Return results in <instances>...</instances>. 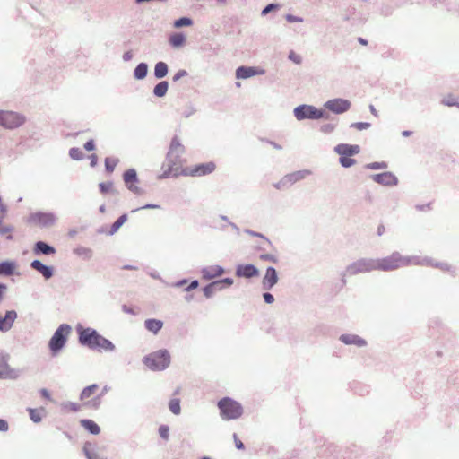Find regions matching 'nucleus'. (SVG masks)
Listing matches in <instances>:
<instances>
[{
  "mask_svg": "<svg viewBox=\"0 0 459 459\" xmlns=\"http://www.w3.org/2000/svg\"><path fill=\"white\" fill-rule=\"evenodd\" d=\"M70 333L71 327L65 324L61 325L56 329L48 343L49 349L54 354H56L65 346Z\"/></svg>",
  "mask_w": 459,
  "mask_h": 459,
  "instance_id": "obj_5",
  "label": "nucleus"
},
{
  "mask_svg": "<svg viewBox=\"0 0 459 459\" xmlns=\"http://www.w3.org/2000/svg\"><path fill=\"white\" fill-rule=\"evenodd\" d=\"M308 171H296L291 174H289L286 176V180L288 182H297L302 178H305L306 175H307Z\"/></svg>",
  "mask_w": 459,
  "mask_h": 459,
  "instance_id": "obj_32",
  "label": "nucleus"
},
{
  "mask_svg": "<svg viewBox=\"0 0 459 459\" xmlns=\"http://www.w3.org/2000/svg\"><path fill=\"white\" fill-rule=\"evenodd\" d=\"M186 37L183 32H174V48L185 45Z\"/></svg>",
  "mask_w": 459,
  "mask_h": 459,
  "instance_id": "obj_34",
  "label": "nucleus"
},
{
  "mask_svg": "<svg viewBox=\"0 0 459 459\" xmlns=\"http://www.w3.org/2000/svg\"><path fill=\"white\" fill-rule=\"evenodd\" d=\"M84 148L86 151L88 152H91V151H93L95 149V144H94V142L93 140H90L88 141L85 144H84Z\"/></svg>",
  "mask_w": 459,
  "mask_h": 459,
  "instance_id": "obj_54",
  "label": "nucleus"
},
{
  "mask_svg": "<svg viewBox=\"0 0 459 459\" xmlns=\"http://www.w3.org/2000/svg\"><path fill=\"white\" fill-rule=\"evenodd\" d=\"M224 273L222 267L219 265H211L202 270V276L205 280H212L218 276H221Z\"/></svg>",
  "mask_w": 459,
  "mask_h": 459,
  "instance_id": "obj_19",
  "label": "nucleus"
},
{
  "mask_svg": "<svg viewBox=\"0 0 459 459\" xmlns=\"http://www.w3.org/2000/svg\"><path fill=\"white\" fill-rule=\"evenodd\" d=\"M82 404L76 403H67L64 405L66 411H78L82 409Z\"/></svg>",
  "mask_w": 459,
  "mask_h": 459,
  "instance_id": "obj_41",
  "label": "nucleus"
},
{
  "mask_svg": "<svg viewBox=\"0 0 459 459\" xmlns=\"http://www.w3.org/2000/svg\"><path fill=\"white\" fill-rule=\"evenodd\" d=\"M34 251L35 253H42L45 255H52L55 254L56 252L53 247H50L42 241H39L36 243Z\"/></svg>",
  "mask_w": 459,
  "mask_h": 459,
  "instance_id": "obj_24",
  "label": "nucleus"
},
{
  "mask_svg": "<svg viewBox=\"0 0 459 459\" xmlns=\"http://www.w3.org/2000/svg\"><path fill=\"white\" fill-rule=\"evenodd\" d=\"M127 215H121L111 226L110 233L114 234L118 230V229L126 221Z\"/></svg>",
  "mask_w": 459,
  "mask_h": 459,
  "instance_id": "obj_35",
  "label": "nucleus"
},
{
  "mask_svg": "<svg viewBox=\"0 0 459 459\" xmlns=\"http://www.w3.org/2000/svg\"><path fill=\"white\" fill-rule=\"evenodd\" d=\"M103 391H100V386L96 384L91 385L85 387L81 394L80 400L83 403V406H87L93 409H98L100 404L101 396Z\"/></svg>",
  "mask_w": 459,
  "mask_h": 459,
  "instance_id": "obj_4",
  "label": "nucleus"
},
{
  "mask_svg": "<svg viewBox=\"0 0 459 459\" xmlns=\"http://www.w3.org/2000/svg\"><path fill=\"white\" fill-rule=\"evenodd\" d=\"M218 407L224 420H235L242 415V406L236 401L225 397L219 401Z\"/></svg>",
  "mask_w": 459,
  "mask_h": 459,
  "instance_id": "obj_2",
  "label": "nucleus"
},
{
  "mask_svg": "<svg viewBox=\"0 0 459 459\" xmlns=\"http://www.w3.org/2000/svg\"><path fill=\"white\" fill-rule=\"evenodd\" d=\"M372 179L384 186H395L398 181L397 178L391 172L375 174L372 176Z\"/></svg>",
  "mask_w": 459,
  "mask_h": 459,
  "instance_id": "obj_12",
  "label": "nucleus"
},
{
  "mask_svg": "<svg viewBox=\"0 0 459 459\" xmlns=\"http://www.w3.org/2000/svg\"><path fill=\"white\" fill-rule=\"evenodd\" d=\"M17 264L14 261H4L0 263V275L11 276L18 273Z\"/></svg>",
  "mask_w": 459,
  "mask_h": 459,
  "instance_id": "obj_20",
  "label": "nucleus"
},
{
  "mask_svg": "<svg viewBox=\"0 0 459 459\" xmlns=\"http://www.w3.org/2000/svg\"><path fill=\"white\" fill-rule=\"evenodd\" d=\"M219 282H221V287H219L220 290H221L223 288V285H226V286H230L233 284V280L231 278H225L221 281H218Z\"/></svg>",
  "mask_w": 459,
  "mask_h": 459,
  "instance_id": "obj_50",
  "label": "nucleus"
},
{
  "mask_svg": "<svg viewBox=\"0 0 459 459\" xmlns=\"http://www.w3.org/2000/svg\"><path fill=\"white\" fill-rule=\"evenodd\" d=\"M13 370L9 368L4 356L0 358V377H11Z\"/></svg>",
  "mask_w": 459,
  "mask_h": 459,
  "instance_id": "obj_25",
  "label": "nucleus"
},
{
  "mask_svg": "<svg viewBox=\"0 0 459 459\" xmlns=\"http://www.w3.org/2000/svg\"><path fill=\"white\" fill-rule=\"evenodd\" d=\"M358 41H359V44H361V45H363V46L368 45V40H367V39H363V38H360V37H359V38L358 39Z\"/></svg>",
  "mask_w": 459,
  "mask_h": 459,
  "instance_id": "obj_62",
  "label": "nucleus"
},
{
  "mask_svg": "<svg viewBox=\"0 0 459 459\" xmlns=\"http://www.w3.org/2000/svg\"><path fill=\"white\" fill-rule=\"evenodd\" d=\"M219 287H221V282H219V281H213L211 284L204 287V293L205 297L210 298L214 291L220 290Z\"/></svg>",
  "mask_w": 459,
  "mask_h": 459,
  "instance_id": "obj_33",
  "label": "nucleus"
},
{
  "mask_svg": "<svg viewBox=\"0 0 459 459\" xmlns=\"http://www.w3.org/2000/svg\"><path fill=\"white\" fill-rule=\"evenodd\" d=\"M334 151L340 155V156H347L351 157L353 155L358 154L360 152V148L359 145H351V144H345L341 143L338 144Z\"/></svg>",
  "mask_w": 459,
  "mask_h": 459,
  "instance_id": "obj_17",
  "label": "nucleus"
},
{
  "mask_svg": "<svg viewBox=\"0 0 459 459\" xmlns=\"http://www.w3.org/2000/svg\"><path fill=\"white\" fill-rule=\"evenodd\" d=\"M216 169V165L214 162H207V163H202L195 165L193 168H186L182 171L178 172V169H174V175H186V176H192V177H201L205 176L208 174H211Z\"/></svg>",
  "mask_w": 459,
  "mask_h": 459,
  "instance_id": "obj_7",
  "label": "nucleus"
},
{
  "mask_svg": "<svg viewBox=\"0 0 459 459\" xmlns=\"http://www.w3.org/2000/svg\"><path fill=\"white\" fill-rule=\"evenodd\" d=\"M280 7H281V5L279 4L271 3L264 7V9L261 12V15L265 16L268 13H270L271 12L278 10Z\"/></svg>",
  "mask_w": 459,
  "mask_h": 459,
  "instance_id": "obj_36",
  "label": "nucleus"
},
{
  "mask_svg": "<svg viewBox=\"0 0 459 459\" xmlns=\"http://www.w3.org/2000/svg\"><path fill=\"white\" fill-rule=\"evenodd\" d=\"M168 73V65L163 62H159L155 65L154 74L157 78L164 77Z\"/></svg>",
  "mask_w": 459,
  "mask_h": 459,
  "instance_id": "obj_29",
  "label": "nucleus"
},
{
  "mask_svg": "<svg viewBox=\"0 0 459 459\" xmlns=\"http://www.w3.org/2000/svg\"><path fill=\"white\" fill-rule=\"evenodd\" d=\"M441 103L445 106L452 107V106H459V103L456 101L454 96L449 95L442 99Z\"/></svg>",
  "mask_w": 459,
  "mask_h": 459,
  "instance_id": "obj_39",
  "label": "nucleus"
},
{
  "mask_svg": "<svg viewBox=\"0 0 459 459\" xmlns=\"http://www.w3.org/2000/svg\"><path fill=\"white\" fill-rule=\"evenodd\" d=\"M31 267L39 272L46 279H49L52 277L53 275V271H52V268L51 267H48L45 264H43L39 260H34L32 263H31Z\"/></svg>",
  "mask_w": 459,
  "mask_h": 459,
  "instance_id": "obj_21",
  "label": "nucleus"
},
{
  "mask_svg": "<svg viewBox=\"0 0 459 459\" xmlns=\"http://www.w3.org/2000/svg\"><path fill=\"white\" fill-rule=\"evenodd\" d=\"M123 178L126 187L135 195H143V189L139 186V180L135 169H130L125 171Z\"/></svg>",
  "mask_w": 459,
  "mask_h": 459,
  "instance_id": "obj_9",
  "label": "nucleus"
},
{
  "mask_svg": "<svg viewBox=\"0 0 459 459\" xmlns=\"http://www.w3.org/2000/svg\"><path fill=\"white\" fill-rule=\"evenodd\" d=\"M32 218L36 222L43 225L53 222V217L48 214L39 213L35 214Z\"/></svg>",
  "mask_w": 459,
  "mask_h": 459,
  "instance_id": "obj_31",
  "label": "nucleus"
},
{
  "mask_svg": "<svg viewBox=\"0 0 459 459\" xmlns=\"http://www.w3.org/2000/svg\"><path fill=\"white\" fill-rule=\"evenodd\" d=\"M356 160L352 159L351 157L347 156H340V163L344 168H349L354 165Z\"/></svg>",
  "mask_w": 459,
  "mask_h": 459,
  "instance_id": "obj_38",
  "label": "nucleus"
},
{
  "mask_svg": "<svg viewBox=\"0 0 459 459\" xmlns=\"http://www.w3.org/2000/svg\"><path fill=\"white\" fill-rule=\"evenodd\" d=\"M80 425L92 435H98L100 432V428L99 425L91 420H81Z\"/></svg>",
  "mask_w": 459,
  "mask_h": 459,
  "instance_id": "obj_22",
  "label": "nucleus"
},
{
  "mask_svg": "<svg viewBox=\"0 0 459 459\" xmlns=\"http://www.w3.org/2000/svg\"><path fill=\"white\" fill-rule=\"evenodd\" d=\"M23 117H0V126L13 129L23 124Z\"/></svg>",
  "mask_w": 459,
  "mask_h": 459,
  "instance_id": "obj_18",
  "label": "nucleus"
},
{
  "mask_svg": "<svg viewBox=\"0 0 459 459\" xmlns=\"http://www.w3.org/2000/svg\"><path fill=\"white\" fill-rule=\"evenodd\" d=\"M376 268V263L372 262H367V261H359L357 263H354L351 266L347 268V272L350 274H355L358 273H365L369 272L371 270H375Z\"/></svg>",
  "mask_w": 459,
  "mask_h": 459,
  "instance_id": "obj_11",
  "label": "nucleus"
},
{
  "mask_svg": "<svg viewBox=\"0 0 459 459\" xmlns=\"http://www.w3.org/2000/svg\"><path fill=\"white\" fill-rule=\"evenodd\" d=\"M264 301L268 304H272L274 301L273 296L268 292L264 294Z\"/></svg>",
  "mask_w": 459,
  "mask_h": 459,
  "instance_id": "obj_56",
  "label": "nucleus"
},
{
  "mask_svg": "<svg viewBox=\"0 0 459 459\" xmlns=\"http://www.w3.org/2000/svg\"><path fill=\"white\" fill-rule=\"evenodd\" d=\"M143 362L152 370H162L169 365L170 355L168 351L160 350L146 356Z\"/></svg>",
  "mask_w": 459,
  "mask_h": 459,
  "instance_id": "obj_3",
  "label": "nucleus"
},
{
  "mask_svg": "<svg viewBox=\"0 0 459 459\" xmlns=\"http://www.w3.org/2000/svg\"><path fill=\"white\" fill-rule=\"evenodd\" d=\"M7 290V286L5 284L0 283V301L4 298V294Z\"/></svg>",
  "mask_w": 459,
  "mask_h": 459,
  "instance_id": "obj_57",
  "label": "nucleus"
},
{
  "mask_svg": "<svg viewBox=\"0 0 459 459\" xmlns=\"http://www.w3.org/2000/svg\"><path fill=\"white\" fill-rule=\"evenodd\" d=\"M9 429L8 422L4 420H0V431L5 432Z\"/></svg>",
  "mask_w": 459,
  "mask_h": 459,
  "instance_id": "obj_55",
  "label": "nucleus"
},
{
  "mask_svg": "<svg viewBox=\"0 0 459 459\" xmlns=\"http://www.w3.org/2000/svg\"><path fill=\"white\" fill-rule=\"evenodd\" d=\"M285 19L288 22L294 23V22H303V18L299 16L293 15L291 13H288L285 15Z\"/></svg>",
  "mask_w": 459,
  "mask_h": 459,
  "instance_id": "obj_45",
  "label": "nucleus"
},
{
  "mask_svg": "<svg viewBox=\"0 0 459 459\" xmlns=\"http://www.w3.org/2000/svg\"><path fill=\"white\" fill-rule=\"evenodd\" d=\"M79 341L82 345L100 351H111L115 349L114 344L91 328L82 329L79 333Z\"/></svg>",
  "mask_w": 459,
  "mask_h": 459,
  "instance_id": "obj_1",
  "label": "nucleus"
},
{
  "mask_svg": "<svg viewBox=\"0 0 459 459\" xmlns=\"http://www.w3.org/2000/svg\"><path fill=\"white\" fill-rule=\"evenodd\" d=\"M367 167L369 169H385L387 167V165L385 162H374V163L368 164Z\"/></svg>",
  "mask_w": 459,
  "mask_h": 459,
  "instance_id": "obj_47",
  "label": "nucleus"
},
{
  "mask_svg": "<svg viewBox=\"0 0 459 459\" xmlns=\"http://www.w3.org/2000/svg\"><path fill=\"white\" fill-rule=\"evenodd\" d=\"M148 72V66L145 63L139 64L134 69V77L136 79H143Z\"/></svg>",
  "mask_w": 459,
  "mask_h": 459,
  "instance_id": "obj_30",
  "label": "nucleus"
},
{
  "mask_svg": "<svg viewBox=\"0 0 459 459\" xmlns=\"http://www.w3.org/2000/svg\"><path fill=\"white\" fill-rule=\"evenodd\" d=\"M40 394L44 398L50 399V394L47 389H41Z\"/></svg>",
  "mask_w": 459,
  "mask_h": 459,
  "instance_id": "obj_59",
  "label": "nucleus"
},
{
  "mask_svg": "<svg viewBox=\"0 0 459 459\" xmlns=\"http://www.w3.org/2000/svg\"><path fill=\"white\" fill-rule=\"evenodd\" d=\"M408 264V260L398 253L376 262V268L384 271H392Z\"/></svg>",
  "mask_w": 459,
  "mask_h": 459,
  "instance_id": "obj_6",
  "label": "nucleus"
},
{
  "mask_svg": "<svg viewBox=\"0 0 459 459\" xmlns=\"http://www.w3.org/2000/svg\"><path fill=\"white\" fill-rule=\"evenodd\" d=\"M16 318L17 313L14 310L7 311L4 316L0 315V331L6 332L10 330Z\"/></svg>",
  "mask_w": 459,
  "mask_h": 459,
  "instance_id": "obj_16",
  "label": "nucleus"
},
{
  "mask_svg": "<svg viewBox=\"0 0 459 459\" xmlns=\"http://www.w3.org/2000/svg\"><path fill=\"white\" fill-rule=\"evenodd\" d=\"M30 417L34 422H39L41 420V415L36 409H29Z\"/></svg>",
  "mask_w": 459,
  "mask_h": 459,
  "instance_id": "obj_42",
  "label": "nucleus"
},
{
  "mask_svg": "<svg viewBox=\"0 0 459 459\" xmlns=\"http://www.w3.org/2000/svg\"><path fill=\"white\" fill-rule=\"evenodd\" d=\"M278 281V275L274 268L268 267L265 275L263 278V288L271 290Z\"/></svg>",
  "mask_w": 459,
  "mask_h": 459,
  "instance_id": "obj_14",
  "label": "nucleus"
},
{
  "mask_svg": "<svg viewBox=\"0 0 459 459\" xmlns=\"http://www.w3.org/2000/svg\"><path fill=\"white\" fill-rule=\"evenodd\" d=\"M368 108H369L370 112L372 113V115H377V110L373 105H369Z\"/></svg>",
  "mask_w": 459,
  "mask_h": 459,
  "instance_id": "obj_63",
  "label": "nucleus"
},
{
  "mask_svg": "<svg viewBox=\"0 0 459 459\" xmlns=\"http://www.w3.org/2000/svg\"><path fill=\"white\" fill-rule=\"evenodd\" d=\"M194 23L192 18L188 16H183L177 20H174V28L190 27Z\"/></svg>",
  "mask_w": 459,
  "mask_h": 459,
  "instance_id": "obj_26",
  "label": "nucleus"
},
{
  "mask_svg": "<svg viewBox=\"0 0 459 459\" xmlns=\"http://www.w3.org/2000/svg\"><path fill=\"white\" fill-rule=\"evenodd\" d=\"M180 412V407H179V403L178 401L177 400H174V414H178Z\"/></svg>",
  "mask_w": 459,
  "mask_h": 459,
  "instance_id": "obj_58",
  "label": "nucleus"
},
{
  "mask_svg": "<svg viewBox=\"0 0 459 459\" xmlns=\"http://www.w3.org/2000/svg\"><path fill=\"white\" fill-rule=\"evenodd\" d=\"M159 434L161 438L168 440L169 437V428L168 426H160L159 428Z\"/></svg>",
  "mask_w": 459,
  "mask_h": 459,
  "instance_id": "obj_44",
  "label": "nucleus"
},
{
  "mask_svg": "<svg viewBox=\"0 0 459 459\" xmlns=\"http://www.w3.org/2000/svg\"><path fill=\"white\" fill-rule=\"evenodd\" d=\"M341 340H342V342H343L346 344L354 343L359 346H362L366 343L364 340L359 338L358 336H353V335H342Z\"/></svg>",
  "mask_w": 459,
  "mask_h": 459,
  "instance_id": "obj_27",
  "label": "nucleus"
},
{
  "mask_svg": "<svg viewBox=\"0 0 459 459\" xmlns=\"http://www.w3.org/2000/svg\"><path fill=\"white\" fill-rule=\"evenodd\" d=\"M187 74V72L186 70H179L174 74V82L181 79L182 77L186 76Z\"/></svg>",
  "mask_w": 459,
  "mask_h": 459,
  "instance_id": "obj_53",
  "label": "nucleus"
},
{
  "mask_svg": "<svg viewBox=\"0 0 459 459\" xmlns=\"http://www.w3.org/2000/svg\"><path fill=\"white\" fill-rule=\"evenodd\" d=\"M293 115H325V111L312 105L302 104L293 109Z\"/></svg>",
  "mask_w": 459,
  "mask_h": 459,
  "instance_id": "obj_13",
  "label": "nucleus"
},
{
  "mask_svg": "<svg viewBox=\"0 0 459 459\" xmlns=\"http://www.w3.org/2000/svg\"><path fill=\"white\" fill-rule=\"evenodd\" d=\"M162 169H163L162 177H167L170 174V172L172 170V161L169 159H168L167 162L163 164Z\"/></svg>",
  "mask_w": 459,
  "mask_h": 459,
  "instance_id": "obj_43",
  "label": "nucleus"
},
{
  "mask_svg": "<svg viewBox=\"0 0 459 459\" xmlns=\"http://www.w3.org/2000/svg\"><path fill=\"white\" fill-rule=\"evenodd\" d=\"M178 150L180 152H183L184 147L180 143L174 142V151H178Z\"/></svg>",
  "mask_w": 459,
  "mask_h": 459,
  "instance_id": "obj_60",
  "label": "nucleus"
},
{
  "mask_svg": "<svg viewBox=\"0 0 459 459\" xmlns=\"http://www.w3.org/2000/svg\"><path fill=\"white\" fill-rule=\"evenodd\" d=\"M157 207H158L157 205L147 204V205L143 206L142 208L143 209H151V208H157Z\"/></svg>",
  "mask_w": 459,
  "mask_h": 459,
  "instance_id": "obj_64",
  "label": "nucleus"
},
{
  "mask_svg": "<svg viewBox=\"0 0 459 459\" xmlns=\"http://www.w3.org/2000/svg\"><path fill=\"white\" fill-rule=\"evenodd\" d=\"M264 73V70H263V69L259 70L254 66L241 65L236 69L235 75H236L237 79L245 80V79L251 78L257 74H263Z\"/></svg>",
  "mask_w": 459,
  "mask_h": 459,
  "instance_id": "obj_10",
  "label": "nucleus"
},
{
  "mask_svg": "<svg viewBox=\"0 0 459 459\" xmlns=\"http://www.w3.org/2000/svg\"><path fill=\"white\" fill-rule=\"evenodd\" d=\"M289 58L292 60L295 64H300L301 62V57L292 51L289 54Z\"/></svg>",
  "mask_w": 459,
  "mask_h": 459,
  "instance_id": "obj_49",
  "label": "nucleus"
},
{
  "mask_svg": "<svg viewBox=\"0 0 459 459\" xmlns=\"http://www.w3.org/2000/svg\"><path fill=\"white\" fill-rule=\"evenodd\" d=\"M144 326L149 332H151L154 334H157L158 332L162 328L163 322L160 320L152 319V318L147 319L144 322Z\"/></svg>",
  "mask_w": 459,
  "mask_h": 459,
  "instance_id": "obj_23",
  "label": "nucleus"
},
{
  "mask_svg": "<svg viewBox=\"0 0 459 459\" xmlns=\"http://www.w3.org/2000/svg\"><path fill=\"white\" fill-rule=\"evenodd\" d=\"M351 107V102L347 99L335 98L327 100L324 104L325 109L335 114L340 115L349 111Z\"/></svg>",
  "mask_w": 459,
  "mask_h": 459,
  "instance_id": "obj_8",
  "label": "nucleus"
},
{
  "mask_svg": "<svg viewBox=\"0 0 459 459\" xmlns=\"http://www.w3.org/2000/svg\"><path fill=\"white\" fill-rule=\"evenodd\" d=\"M113 184L111 182H103L99 185L100 192L106 194L112 189Z\"/></svg>",
  "mask_w": 459,
  "mask_h": 459,
  "instance_id": "obj_46",
  "label": "nucleus"
},
{
  "mask_svg": "<svg viewBox=\"0 0 459 459\" xmlns=\"http://www.w3.org/2000/svg\"><path fill=\"white\" fill-rule=\"evenodd\" d=\"M198 286V281H193L190 285L187 287L186 290H192V289H195L196 287Z\"/></svg>",
  "mask_w": 459,
  "mask_h": 459,
  "instance_id": "obj_61",
  "label": "nucleus"
},
{
  "mask_svg": "<svg viewBox=\"0 0 459 459\" xmlns=\"http://www.w3.org/2000/svg\"><path fill=\"white\" fill-rule=\"evenodd\" d=\"M352 127H355L358 130H363L369 126L368 123H354L351 125Z\"/></svg>",
  "mask_w": 459,
  "mask_h": 459,
  "instance_id": "obj_52",
  "label": "nucleus"
},
{
  "mask_svg": "<svg viewBox=\"0 0 459 459\" xmlns=\"http://www.w3.org/2000/svg\"><path fill=\"white\" fill-rule=\"evenodd\" d=\"M69 155L73 160H80L83 158V154L79 148H71L69 151Z\"/></svg>",
  "mask_w": 459,
  "mask_h": 459,
  "instance_id": "obj_37",
  "label": "nucleus"
},
{
  "mask_svg": "<svg viewBox=\"0 0 459 459\" xmlns=\"http://www.w3.org/2000/svg\"><path fill=\"white\" fill-rule=\"evenodd\" d=\"M260 259L261 260H264V261H269V262H272V263H277L276 256L273 255H270V254L261 255H260Z\"/></svg>",
  "mask_w": 459,
  "mask_h": 459,
  "instance_id": "obj_48",
  "label": "nucleus"
},
{
  "mask_svg": "<svg viewBox=\"0 0 459 459\" xmlns=\"http://www.w3.org/2000/svg\"><path fill=\"white\" fill-rule=\"evenodd\" d=\"M169 89V83L166 81L159 82L153 90V93L157 97H163Z\"/></svg>",
  "mask_w": 459,
  "mask_h": 459,
  "instance_id": "obj_28",
  "label": "nucleus"
},
{
  "mask_svg": "<svg viewBox=\"0 0 459 459\" xmlns=\"http://www.w3.org/2000/svg\"><path fill=\"white\" fill-rule=\"evenodd\" d=\"M233 439H234V442H235V446L238 449H243L244 448V444L243 442L238 438V437L237 436V434H234L233 435Z\"/></svg>",
  "mask_w": 459,
  "mask_h": 459,
  "instance_id": "obj_51",
  "label": "nucleus"
},
{
  "mask_svg": "<svg viewBox=\"0 0 459 459\" xmlns=\"http://www.w3.org/2000/svg\"><path fill=\"white\" fill-rule=\"evenodd\" d=\"M117 164V160L116 159L107 158L105 160V167L108 172H113Z\"/></svg>",
  "mask_w": 459,
  "mask_h": 459,
  "instance_id": "obj_40",
  "label": "nucleus"
},
{
  "mask_svg": "<svg viewBox=\"0 0 459 459\" xmlns=\"http://www.w3.org/2000/svg\"><path fill=\"white\" fill-rule=\"evenodd\" d=\"M259 273L253 264H240L236 269V275L244 278H252L258 276Z\"/></svg>",
  "mask_w": 459,
  "mask_h": 459,
  "instance_id": "obj_15",
  "label": "nucleus"
}]
</instances>
